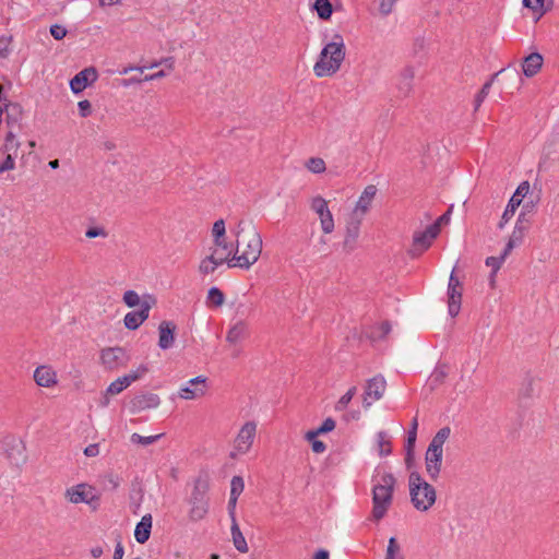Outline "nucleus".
<instances>
[{"label":"nucleus","mask_w":559,"mask_h":559,"mask_svg":"<svg viewBox=\"0 0 559 559\" xmlns=\"http://www.w3.org/2000/svg\"><path fill=\"white\" fill-rule=\"evenodd\" d=\"M357 392V389L356 386H352L336 403L335 405V409L338 411V412H342L344 411L347 405L349 404V402L352 401V399L354 397V395L356 394Z\"/></svg>","instance_id":"c03bdc74"},{"label":"nucleus","mask_w":559,"mask_h":559,"mask_svg":"<svg viewBox=\"0 0 559 559\" xmlns=\"http://www.w3.org/2000/svg\"><path fill=\"white\" fill-rule=\"evenodd\" d=\"M5 114H7V124L10 130H14L15 128L20 129V121L22 119L23 110L21 105L16 103L5 104Z\"/></svg>","instance_id":"cd10ccee"},{"label":"nucleus","mask_w":559,"mask_h":559,"mask_svg":"<svg viewBox=\"0 0 559 559\" xmlns=\"http://www.w3.org/2000/svg\"><path fill=\"white\" fill-rule=\"evenodd\" d=\"M84 454L90 457L97 456L99 454V445L97 443L87 445L84 449Z\"/></svg>","instance_id":"69168bd1"},{"label":"nucleus","mask_w":559,"mask_h":559,"mask_svg":"<svg viewBox=\"0 0 559 559\" xmlns=\"http://www.w3.org/2000/svg\"><path fill=\"white\" fill-rule=\"evenodd\" d=\"M314 10L321 20H329L333 12L330 0H316Z\"/></svg>","instance_id":"c9c22d12"},{"label":"nucleus","mask_w":559,"mask_h":559,"mask_svg":"<svg viewBox=\"0 0 559 559\" xmlns=\"http://www.w3.org/2000/svg\"><path fill=\"white\" fill-rule=\"evenodd\" d=\"M79 114L81 117L86 118L92 114V104L87 99L80 100L78 103Z\"/></svg>","instance_id":"4d7b16f0"},{"label":"nucleus","mask_w":559,"mask_h":559,"mask_svg":"<svg viewBox=\"0 0 559 559\" xmlns=\"http://www.w3.org/2000/svg\"><path fill=\"white\" fill-rule=\"evenodd\" d=\"M395 477L390 474H383L380 481L372 489V516L374 520H381L392 503Z\"/></svg>","instance_id":"7ed1b4c3"},{"label":"nucleus","mask_w":559,"mask_h":559,"mask_svg":"<svg viewBox=\"0 0 559 559\" xmlns=\"http://www.w3.org/2000/svg\"><path fill=\"white\" fill-rule=\"evenodd\" d=\"M100 361L107 370H118L126 367L129 356L122 347H107L100 352Z\"/></svg>","instance_id":"0eeeda50"},{"label":"nucleus","mask_w":559,"mask_h":559,"mask_svg":"<svg viewBox=\"0 0 559 559\" xmlns=\"http://www.w3.org/2000/svg\"><path fill=\"white\" fill-rule=\"evenodd\" d=\"M530 191V183L527 181H523L518 189L515 190L514 194L510 199L507 209L504 210L501 222L499 223V227L502 228L504 224L514 215L515 210L520 206L522 203L523 198Z\"/></svg>","instance_id":"dca6fc26"},{"label":"nucleus","mask_w":559,"mask_h":559,"mask_svg":"<svg viewBox=\"0 0 559 559\" xmlns=\"http://www.w3.org/2000/svg\"><path fill=\"white\" fill-rule=\"evenodd\" d=\"M362 218L364 216L352 213L346 222V231L343 241V247L348 252L353 251L356 248Z\"/></svg>","instance_id":"ddd939ff"},{"label":"nucleus","mask_w":559,"mask_h":559,"mask_svg":"<svg viewBox=\"0 0 559 559\" xmlns=\"http://www.w3.org/2000/svg\"><path fill=\"white\" fill-rule=\"evenodd\" d=\"M98 79L97 70L94 67H88L80 71L70 81V88L74 94L83 92L88 85L96 82Z\"/></svg>","instance_id":"2eb2a0df"},{"label":"nucleus","mask_w":559,"mask_h":559,"mask_svg":"<svg viewBox=\"0 0 559 559\" xmlns=\"http://www.w3.org/2000/svg\"><path fill=\"white\" fill-rule=\"evenodd\" d=\"M448 371L445 366H439L437 367L432 372V379L436 382H442L444 378L447 377Z\"/></svg>","instance_id":"bf43d9fd"},{"label":"nucleus","mask_w":559,"mask_h":559,"mask_svg":"<svg viewBox=\"0 0 559 559\" xmlns=\"http://www.w3.org/2000/svg\"><path fill=\"white\" fill-rule=\"evenodd\" d=\"M523 5L538 13L539 17L548 11V8H545V0H523Z\"/></svg>","instance_id":"37998d69"},{"label":"nucleus","mask_w":559,"mask_h":559,"mask_svg":"<svg viewBox=\"0 0 559 559\" xmlns=\"http://www.w3.org/2000/svg\"><path fill=\"white\" fill-rule=\"evenodd\" d=\"M20 143L16 140L14 130H9L4 143L3 159L0 160V173L9 171L14 168V158L17 154Z\"/></svg>","instance_id":"9d476101"},{"label":"nucleus","mask_w":559,"mask_h":559,"mask_svg":"<svg viewBox=\"0 0 559 559\" xmlns=\"http://www.w3.org/2000/svg\"><path fill=\"white\" fill-rule=\"evenodd\" d=\"M397 0H379V12L381 15H389L395 5Z\"/></svg>","instance_id":"8fccbe9b"},{"label":"nucleus","mask_w":559,"mask_h":559,"mask_svg":"<svg viewBox=\"0 0 559 559\" xmlns=\"http://www.w3.org/2000/svg\"><path fill=\"white\" fill-rule=\"evenodd\" d=\"M391 324L388 321L372 326L370 337L372 340H383L391 332Z\"/></svg>","instance_id":"ea45409f"},{"label":"nucleus","mask_w":559,"mask_h":559,"mask_svg":"<svg viewBox=\"0 0 559 559\" xmlns=\"http://www.w3.org/2000/svg\"><path fill=\"white\" fill-rule=\"evenodd\" d=\"M219 266L222 265L209 253L200 261L198 271L201 275L205 276L213 274Z\"/></svg>","instance_id":"473e14b6"},{"label":"nucleus","mask_w":559,"mask_h":559,"mask_svg":"<svg viewBox=\"0 0 559 559\" xmlns=\"http://www.w3.org/2000/svg\"><path fill=\"white\" fill-rule=\"evenodd\" d=\"M236 249L234 254L237 265L242 269H249L254 264L262 252V237L252 223L240 222L237 227Z\"/></svg>","instance_id":"f257e3e1"},{"label":"nucleus","mask_w":559,"mask_h":559,"mask_svg":"<svg viewBox=\"0 0 559 559\" xmlns=\"http://www.w3.org/2000/svg\"><path fill=\"white\" fill-rule=\"evenodd\" d=\"M413 506L419 511L429 510L436 502V490L418 473L413 472L408 479Z\"/></svg>","instance_id":"39448f33"},{"label":"nucleus","mask_w":559,"mask_h":559,"mask_svg":"<svg viewBox=\"0 0 559 559\" xmlns=\"http://www.w3.org/2000/svg\"><path fill=\"white\" fill-rule=\"evenodd\" d=\"M556 162H559V138L551 136L543 146L539 166H544V170H547V167Z\"/></svg>","instance_id":"f3484780"},{"label":"nucleus","mask_w":559,"mask_h":559,"mask_svg":"<svg viewBox=\"0 0 559 559\" xmlns=\"http://www.w3.org/2000/svg\"><path fill=\"white\" fill-rule=\"evenodd\" d=\"M226 234L225 221L217 219L212 227V236L213 238L224 237Z\"/></svg>","instance_id":"864d4df0"},{"label":"nucleus","mask_w":559,"mask_h":559,"mask_svg":"<svg viewBox=\"0 0 559 559\" xmlns=\"http://www.w3.org/2000/svg\"><path fill=\"white\" fill-rule=\"evenodd\" d=\"M223 246H224V248H228V247L234 246V243L233 242H228L226 240L225 236L224 237H218V238L217 237L213 238V247L212 248H223Z\"/></svg>","instance_id":"0e129e2a"},{"label":"nucleus","mask_w":559,"mask_h":559,"mask_svg":"<svg viewBox=\"0 0 559 559\" xmlns=\"http://www.w3.org/2000/svg\"><path fill=\"white\" fill-rule=\"evenodd\" d=\"M206 302L214 307H221L225 302V296L219 288L212 287L207 292Z\"/></svg>","instance_id":"58836bf2"},{"label":"nucleus","mask_w":559,"mask_h":559,"mask_svg":"<svg viewBox=\"0 0 559 559\" xmlns=\"http://www.w3.org/2000/svg\"><path fill=\"white\" fill-rule=\"evenodd\" d=\"M451 433L450 427H443L437 431L430 441L425 455L426 472L428 476L436 480L440 474L443 456V444Z\"/></svg>","instance_id":"20e7f679"},{"label":"nucleus","mask_w":559,"mask_h":559,"mask_svg":"<svg viewBox=\"0 0 559 559\" xmlns=\"http://www.w3.org/2000/svg\"><path fill=\"white\" fill-rule=\"evenodd\" d=\"M451 211H452V206L444 213L442 214L431 226H437V234L439 235L440 233V228L442 225H445L449 223L450 221V215H451Z\"/></svg>","instance_id":"13d9d810"},{"label":"nucleus","mask_w":559,"mask_h":559,"mask_svg":"<svg viewBox=\"0 0 559 559\" xmlns=\"http://www.w3.org/2000/svg\"><path fill=\"white\" fill-rule=\"evenodd\" d=\"M243 488H245V483H243L242 477L234 476L231 478V483H230V496L238 498L241 495V492L243 491Z\"/></svg>","instance_id":"09e8293b"},{"label":"nucleus","mask_w":559,"mask_h":559,"mask_svg":"<svg viewBox=\"0 0 559 559\" xmlns=\"http://www.w3.org/2000/svg\"><path fill=\"white\" fill-rule=\"evenodd\" d=\"M543 56L538 52H532L525 57L522 69L526 78H533L536 75L543 67Z\"/></svg>","instance_id":"393cba45"},{"label":"nucleus","mask_w":559,"mask_h":559,"mask_svg":"<svg viewBox=\"0 0 559 559\" xmlns=\"http://www.w3.org/2000/svg\"><path fill=\"white\" fill-rule=\"evenodd\" d=\"M376 193H377L376 186L370 185V186L366 187L364 192L361 193L360 198L358 199L353 213L358 214L360 216H365V214L369 210V206H370Z\"/></svg>","instance_id":"a878e982"},{"label":"nucleus","mask_w":559,"mask_h":559,"mask_svg":"<svg viewBox=\"0 0 559 559\" xmlns=\"http://www.w3.org/2000/svg\"><path fill=\"white\" fill-rule=\"evenodd\" d=\"M10 52V39L0 38V58H7Z\"/></svg>","instance_id":"680f3d73"},{"label":"nucleus","mask_w":559,"mask_h":559,"mask_svg":"<svg viewBox=\"0 0 559 559\" xmlns=\"http://www.w3.org/2000/svg\"><path fill=\"white\" fill-rule=\"evenodd\" d=\"M415 78V69L405 67L397 76L396 90L399 97H408L413 91V80Z\"/></svg>","instance_id":"aec40b11"},{"label":"nucleus","mask_w":559,"mask_h":559,"mask_svg":"<svg viewBox=\"0 0 559 559\" xmlns=\"http://www.w3.org/2000/svg\"><path fill=\"white\" fill-rule=\"evenodd\" d=\"M122 299H123V302L130 308H133L136 306L141 307V304H142L141 298L135 290L124 292Z\"/></svg>","instance_id":"49530a36"},{"label":"nucleus","mask_w":559,"mask_h":559,"mask_svg":"<svg viewBox=\"0 0 559 559\" xmlns=\"http://www.w3.org/2000/svg\"><path fill=\"white\" fill-rule=\"evenodd\" d=\"M34 381L38 386L52 388L58 383V376L52 367L41 365L34 371Z\"/></svg>","instance_id":"6ab92c4d"},{"label":"nucleus","mask_w":559,"mask_h":559,"mask_svg":"<svg viewBox=\"0 0 559 559\" xmlns=\"http://www.w3.org/2000/svg\"><path fill=\"white\" fill-rule=\"evenodd\" d=\"M462 287H463V284L461 283L459 277L455 275V267H454L449 277L448 288H462Z\"/></svg>","instance_id":"e2e57ef3"},{"label":"nucleus","mask_w":559,"mask_h":559,"mask_svg":"<svg viewBox=\"0 0 559 559\" xmlns=\"http://www.w3.org/2000/svg\"><path fill=\"white\" fill-rule=\"evenodd\" d=\"M416 438H417V433H416V432H414V431H408V435H407V441H406V451H407L406 463H407V464H409V463H411V460H412V453H413V448H414V445H415Z\"/></svg>","instance_id":"3c124183"},{"label":"nucleus","mask_w":559,"mask_h":559,"mask_svg":"<svg viewBox=\"0 0 559 559\" xmlns=\"http://www.w3.org/2000/svg\"><path fill=\"white\" fill-rule=\"evenodd\" d=\"M386 390V381L382 374L369 379L366 383L362 404L365 408L372 405L373 402L379 401Z\"/></svg>","instance_id":"1a4fd4ad"},{"label":"nucleus","mask_w":559,"mask_h":559,"mask_svg":"<svg viewBox=\"0 0 559 559\" xmlns=\"http://www.w3.org/2000/svg\"><path fill=\"white\" fill-rule=\"evenodd\" d=\"M124 555L123 545L120 539L117 540L115 552H114V559H122Z\"/></svg>","instance_id":"774afa93"},{"label":"nucleus","mask_w":559,"mask_h":559,"mask_svg":"<svg viewBox=\"0 0 559 559\" xmlns=\"http://www.w3.org/2000/svg\"><path fill=\"white\" fill-rule=\"evenodd\" d=\"M64 497L74 504L87 503L91 504L96 499L93 487L86 484H79L68 488Z\"/></svg>","instance_id":"4468645a"},{"label":"nucleus","mask_w":559,"mask_h":559,"mask_svg":"<svg viewBox=\"0 0 559 559\" xmlns=\"http://www.w3.org/2000/svg\"><path fill=\"white\" fill-rule=\"evenodd\" d=\"M235 253H238L236 246L228 248H210V254L214 260H216L221 265L227 263L228 267L238 266L236 259H234Z\"/></svg>","instance_id":"5701e85b"},{"label":"nucleus","mask_w":559,"mask_h":559,"mask_svg":"<svg viewBox=\"0 0 559 559\" xmlns=\"http://www.w3.org/2000/svg\"><path fill=\"white\" fill-rule=\"evenodd\" d=\"M498 76V73H495L492 75V78L486 82L481 90L478 92V94L475 96V100H474V110L477 111L479 109V107L481 106L483 102L485 100V98L488 96L489 94V91H490V87L492 85V82L493 80Z\"/></svg>","instance_id":"e433bc0d"},{"label":"nucleus","mask_w":559,"mask_h":559,"mask_svg":"<svg viewBox=\"0 0 559 559\" xmlns=\"http://www.w3.org/2000/svg\"><path fill=\"white\" fill-rule=\"evenodd\" d=\"M335 420L332 419L331 417L326 418L322 425L316 429V430H309L307 433H306V439L308 441H311L312 439L317 438L319 435H322V433H326V432H330L332 430H334L335 428Z\"/></svg>","instance_id":"f704fd0d"},{"label":"nucleus","mask_w":559,"mask_h":559,"mask_svg":"<svg viewBox=\"0 0 559 559\" xmlns=\"http://www.w3.org/2000/svg\"><path fill=\"white\" fill-rule=\"evenodd\" d=\"M67 28L62 25L55 24L50 26V34L57 40L63 39L67 36Z\"/></svg>","instance_id":"6e6d98bb"},{"label":"nucleus","mask_w":559,"mask_h":559,"mask_svg":"<svg viewBox=\"0 0 559 559\" xmlns=\"http://www.w3.org/2000/svg\"><path fill=\"white\" fill-rule=\"evenodd\" d=\"M310 442L314 453H323L326 449V445L322 441L317 440V438L312 439Z\"/></svg>","instance_id":"338daca9"},{"label":"nucleus","mask_w":559,"mask_h":559,"mask_svg":"<svg viewBox=\"0 0 559 559\" xmlns=\"http://www.w3.org/2000/svg\"><path fill=\"white\" fill-rule=\"evenodd\" d=\"M132 407L136 412H143L151 408H156L160 404V399L155 393H144L136 395L131 401Z\"/></svg>","instance_id":"b1692460"},{"label":"nucleus","mask_w":559,"mask_h":559,"mask_svg":"<svg viewBox=\"0 0 559 559\" xmlns=\"http://www.w3.org/2000/svg\"><path fill=\"white\" fill-rule=\"evenodd\" d=\"M503 262H504L503 257H488L486 259V265L490 266L492 269V272H491V275H490L491 284H493L495 275L500 270V267H501Z\"/></svg>","instance_id":"a18cd8bd"},{"label":"nucleus","mask_w":559,"mask_h":559,"mask_svg":"<svg viewBox=\"0 0 559 559\" xmlns=\"http://www.w3.org/2000/svg\"><path fill=\"white\" fill-rule=\"evenodd\" d=\"M206 486L198 480L190 498L189 519L193 522L201 521L209 512V502L205 497Z\"/></svg>","instance_id":"423d86ee"},{"label":"nucleus","mask_w":559,"mask_h":559,"mask_svg":"<svg viewBox=\"0 0 559 559\" xmlns=\"http://www.w3.org/2000/svg\"><path fill=\"white\" fill-rule=\"evenodd\" d=\"M129 385L130 383L128 382L127 378H124V376L119 377L118 379L112 381L105 391L103 400L100 401V405L107 406L109 404V395L119 394Z\"/></svg>","instance_id":"c756f323"},{"label":"nucleus","mask_w":559,"mask_h":559,"mask_svg":"<svg viewBox=\"0 0 559 559\" xmlns=\"http://www.w3.org/2000/svg\"><path fill=\"white\" fill-rule=\"evenodd\" d=\"M377 444H378V453L380 456H386L392 451V444L390 437L385 431H380L377 433Z\"/></svg>","instance_id":"72a5a7b5"},{"label":"nucleus","mask_w":559,"mask_h":559,"mask_svg":"<svg viewBox=\"0 0 559 559\" xmlns=\"http://www.w3.org/2000/svg\"><path fill=\"white\" fill-rule=\"evenodd\" d=\"M162 437H163V433L155 435V436L143 437V436L134 432V433L131 435L130 440H131L132 443L141 444L143 447H147L150 444H153L157 440H159Z\"/></svg>","instance_id":"79ce46f5"},{"label":"nucleus","mask_w":559,"mask_h":559,"mask_svg":"<svg viewBox=\"0 0 559 559\" xmlns=\"http://www.w3.org/2000/svg\"><path fill=\"white\" fill-rule=\"evenodd\" d=\"M346 47L342 35L335 34L332 41L321 50L318 61L313 66V72L318 78L334 75L345 60Z\"/></svg>","instance_id":"f03ea898"},{"label":"nucleus","mask_w":559,"mask_h":559,"mask_svg":"<svg viewBox=\"0 0 559 559\" xmlns=\"http://www.w3.org/2000/svg\"><path fill=\"white\" fill-rule=\"evenodd\" d=\"M447 295H448L449 314L451 317H456L461 310L463 287L462 288H448Z\"/></svg>","instance_id":"c85d7f7f"},{"label":"nucleus","mask_w":559,"mask_h":559,"mask_svg":"<svg viewBox=\"0 0 559 559\" xmlns=\"http://www.w3.org/2000/svg\"><path fill=\"white\" fill-rule=\"evenodd\" d=\"M305 167L312 174H322L326 170L325 162L321 157H311L305 163Z\"/></svg>","instance_id":"4c0bfd02"},{"label":"nucleus","mask_w":559,"mask_h":559,"mask_svg":"<svg viewBox=\"0 0 559 559\" xmlns=\"http://www.w3.org/2000/svg\"><path fill=\"white\" fill-rule=\"evenodd\" d=\"M147 371L148 368L145 365H140L135 370H132L129 373L124 374V378H127L128 382L131 384L140 380L144 374L147 373Z\"/></svg>","instance_id":"de8ad7c7"},{"label":"nucleus","mask_w":559,"mask_h":559,"mask_svg":"<svg viewBox=\"0 0 559 559\" xmlns=\"http://www.w3.org/2000/svg\"><path fill=\"white\" fill-rule=\"evenodd\" d=\"M248 334V326L245 321H238L227 332L226 341L236 344L243 340Z\"/></svg>","instance_id":"7c9ffc66"},{"label":"nucleus","mask_w":559,"mask_h":559,"mask_svg":"<svg viewBox=\"0 0 559 559\" xmlns=\"http://www.w3.org/2000/svg\"><path fill=\"white\" fill-rule=\"evenodd\" d=\"M176 324L171 321H162L158 325V346L160 349H169L175 343Z\"/></svg>","instance_id":"412c9836"},{"label":"nucleus","mask_w":559,"mask_h":559,"mask_svg":"<svg viewBox=\"0 0 559 559\" xmlns=\"http://www.w3.org/2000/svg\"><path fill=\"white\" fill-rule=\"evenodd\" d=\"M385 559H404V556L401 554L400 545L394 537L389 539Z\"/></svg>","instance_id":"a19ab883"},{"label":"nucleus","mask_w":559,"mask_h":559,"mask_svg":"<svg viewBox=\"0 0 559 559\" xmlns=\"http://www.w3.org/2000/svg\"><path fill=\"white\" fill-rule=\"evenodd\" d=\"M257 432V424L254 421H247L239 430L235 439V450L239 453H247L254 440Z\"/></svg>","instance_id":"f8f14e48"},{"label":"nucleus","mask_w":559,"mask_h":559,"mask_svg":"<svg viewBox=\"0 0 559 559\" xmlns=\"http://www.w3.org/2000/svg\"><path fill=\"white\" fill-rule=\"evenodd\" d=\"M311 209L319 216L321 228L324 234H331L334 230V219L328 207L326 201L321 197H316L311 201Z\"/></svg>","instance_id":"9b49d317"},{"label":"nucleus","mask_w":559,"mask_h":559,"mask_svg":"<svg viewBox=\"0 0 559 559\" xmlns=\"http://www.w3.org/2000/svg\"><path fill=\"white\" fill-rule=\"evenodd\" d=\"M207 392V378L198 376L187 381L178 391L182 400H197L203 397Z\"/></svg>","instance_id":"6e6552de"},{"label":"nucleus","mask_w":559,"mask_h":559,"mask_svg":"<svg viewBox=\"0 0 559 559\" xmlns=\"http://www.w3.org/2000/svg\"><path fill=\"white\" fill-rule=\"evenodd\" d=\"M521 217H522V215H520L518 223L521 222ZM523 235H524V228L520 227L519 224H516L509 241H513V247H515L519 243H521V241L523 239Z\"/></svg>","instance_id":"603ef678"},{"label":"nucleus","mask_w":559,"mask_h":559,"mask_svg":"<svg viewBox=\"0 0 559 559\" xmlns=\"http://www.w3.org/2000/svg\"><path fill=\"white\" fill-rule=\"evenodd\" d=\"M152 528V515L145 514L141 521L136 524L134 531L135 540L140 544H144L148 540Z\"/></svg>","instance_id":"bb28decb"},{"label":"nucleus","mask_w":559,"mask_h":559,"mask_svg":"<svg viewBox=\"0 0 559 559\" xmlns=\"http://www.w3.org/2000/svg\"><path fill=\"white\" fill-rule=\"evenodd\" d=\"M85 236L87 238H96V237H103V238H106L108 236V233L107 230L104 228V227H100V226H94V227H90L86 231H85Z\"/></svg>","instance_id":"5fc2aeb1"},{"label":"nucleus","mask_w":559,"mask_h":559,"mask_svg":"<svg viewBox=\"0 0 559 559\" xmlns=\"http://www.w3.org/2000/svg\"><path fill=\"white\" fill-rule=\"evenodd\" d=\"M237 500L238 498L237 497H233L230 496L229 497V501H228V514H229V518L231 520V523H234V521H237L236 520V506H237Z\"/></svg>","instance_id":"052dcab7"},{"label":"nucleus","mask_w":559,"mask_h":559,"mask_svg":"<svg viewBox=\"0 0 559 559\" xmlns=\"http://www.w3.org/2000/svg\"><path fill=\"white\" fill-rule=\"evenodd\" d=\"M437 226H429L426 230L414 235L413 247L414 250H418L419 253L427 250L432 240L438 236Z\"/></svg>","instance_id":"4be33fe9"},{"label":"nucleus","mask_w":559,"mask_h":559,"mask_svg":"<svg viewBox=\"0 0 559 559\" xmlns=\"http://www.w3.org/2000/svg\"><path fill=\"white\" fill-rule=\"evenodd\" d=\"M152 305L143 300L139 311H131L124 316L123 323L129 330H136L147 318Z\"/></svg>","instance_id":"a211bd4d"},{"label":"nucleus","mask_w":559,"mask_h":559,"mask_svg":"<svg viewBox=\"0 0 559 559\" xmlns=\"http://www.w3.org/2000/svg\"><path fill=\"white\" fill-rule=\"evenodd\" d=\"M230 530H231L233 543H234L235 548L240 552H247L248 545H247L245 536L242 535V533L239 528L237 521H234V523H231Z\"/></svg>","instance_id":"2f4dec72"}]
</instances>
